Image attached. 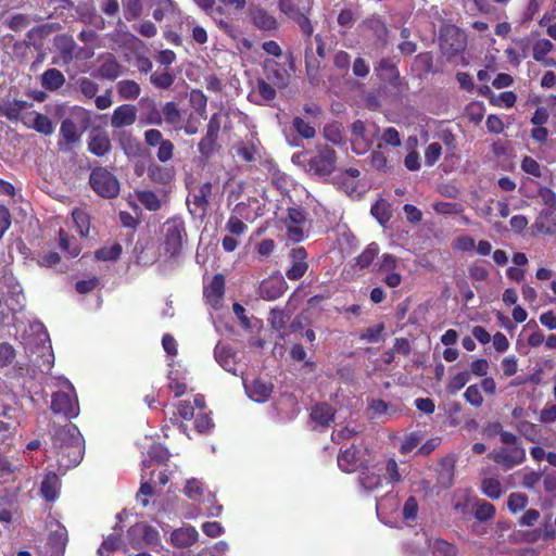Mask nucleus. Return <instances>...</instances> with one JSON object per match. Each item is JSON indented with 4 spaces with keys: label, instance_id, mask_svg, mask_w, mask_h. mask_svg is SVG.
Returning a JSON list of instances; mask_svg holds the SVG:
<instances>
[{
    "label": "nucleus",
    "instance_id": "nucleus-1",
    "mask_svg": "<svg viewBox=\"0 0 556 556\" xmlns=\"http://www.w3.org/2000/svg\"><path fill=\"white\" fill-rule=\"evenodd\" d=\"M52 450L60 468L76 467L83 460L85 452L84 439L79 429L73 424L54 427Z\"/></svg>",
    "mask_w": 556,
    "mask_h": 556
},
{
    "label": "nucleus",
    "instance_id": "nucleus-2",
    "mask_svg": "<svg viewBox=\"0 0 556 556\" xmlns=\"http://www.w3.org/2000/svg\"><path fill=\"white\" fill-rule=\"evenodd\" d=\"M498 435L500 441L508 446L493 450L489 453V458L500 465L504 470H509L523 464L526 460V450L519 438L509 431H501Z\"/></svg>",
    "mask_w": 556,
    "mask_h": 556
},
{
    "label": "nucleus",
    "instance_id": "nucleus-3",
    "mask_svg": "<svg viewBox=\"0 0 556 556\" xmlns=\"http://www.w3.org/2000/svg\"><path fill=\"white\" fill-rule=\"evenodd\" d=\"M162 247L169 258L179 256L187 241L186 223L180 216L169 217L161 228Z\"/></svg>",
    "mask_w": 556,
    "mask_h": 556
},
{
    "label": "nucleus",
    "instance_id": "nucleus-4",
    "mask_svg": "<svg viewBox=\"0 0 556 556\" xmlns=\"http://www.w3.org/2000/svg\"><path fill=\"white\" fill-rule=\"evenodd\" d=\"M89 186L97 195L103 199H114L121 191L117 177L103 166H96L91 169Z\"/></svg>",
    "mask_w": 556,
    "mask_h": 556
},
{
    "label": "nucleus",
    "instance_id": "nucleus-5",
    "mask_svg": "<svg viewBox=\"0 0 556 556\" xmlns=\"http://www.w3.org/2000/svg\"><path fill=\"white\" fill-rule=\"evenodd\" d=\"M439 47L441 52L451 61L462 54L467 47V36L456 25H444L439 34Z\"/></svg>",
    "mask_w": 556,
    "mask_h": 556
},
{
    "label": "nucleus",
    "instance_id": "nucleus-6",
    "mask_svg": "<svg viewBox=\"0 0 556 556\" xmlns=\"http://www.w3.org/2000/svg\"><path fill=\"white\" fill-rule=\"evenodd\" d=\"M51 410L55 415L64 416L66 419H73L79 415L78 397L72 383L67 382L66 391L52 393Z\"/></svg>",
    "mask_w": 556,
    "mask_h": 556
},
{
    "label": "nucleus",
    "instance_id": "nucleus-7",
    "mask_svg": "<svg viewBox=\"0 0 556 556\" xmlns=\"http://www.w3.org/2000/svg\"><path fill=\"white\" fill-rule=\"evenodd\" d=\"M336 163V150L329 146H324L307 162V170L317 176H328L334 170Z\"/></svg>",
    "mask_w": 556,
    "mask_h": 556
},
{
    "label": "nucleus",
    "instance_id": "nucleus-8",
    "mask_svg": "<svg viewBox=\"0 0 556 556\" xmlns=\"http://www.w3.org/2000/svg\"><path fill=\"white\" fill-rule=\"evenodd\" d=\"M291 266L286 270V277L289 280L296 281L301 279L308 269L307 252L303 247L294 248L289 254Z\"/></svg>",
    "mask_w": 556,
    "mask_h": 556
},
{
    "label": "nucleus",
    "instance_id": "nucleus-9",
    "mask_svg": "<svg viewBox=\"0 0 556 556\" xmlns=\"http://www.w3.org/2000/svg\"><path fill=\"white\" fill-rule=\"evenodd\" d=\"M212 190L213 185L210 181L203 182L198 188L197 192L192 195V200H187L190 214L195 215L197 213H200L201 216L206 214L210 206L208 198L212 194Z\"/></svg>",
    "mask_w": 556,
    "mask_h": 556
},
{
    "label": "nucleus",
    "instance_id": "nucleus-10",
    "mask_svg": "<svg viewBox=\"0 0 556 556\" xmlns=\"http://www.w3.org/2000/svg\"><path fill=\"white\" fill-rule=\"evenodd\" d=\"M249 16L253 26L260 30L275 31L278 29L276 17L261 5H252L249 9Z\"/></svg>",
    "mask_w": 556,
    "mask_h": 556
},
{
    "label": "nucleus",
    "instance_id": "nucleus-11",
    "mask_svg": "<svg viewBox=\"0 0 556 556\" xmlns=\"http://www.w3.org/2000/svg\"><path fill=\"white\" fill-rule=\"evenodd\" d=\"M194 2L206 15L216 22L219 29L224 33L230 34L233 30L232 25L222 18L226 11L223 5H216V0H194Z\"/></svg>",
    "mask_w": 556,
    "mask_h": 556
},
{
    "label": "nucleus",
    "instance_id": "nucleus-12",
    "mask_svg": "<svg viewBox=\"0 0 556 556\" xmlns=\"http://www.w3.org/2000/svg\"><path fill=\"white\" fill-rule=\"evenodd\" d=\"M264 70L267 79L277 88L283 89L289 85L290 74L280 63L274 60H265Z\"/></svg>",
    "mask_w": 556,
    "mask_h": 556
},
{
    "label": "nucleus",
    "instance_id": "nucleus-13",
    "mask_svg": "<svg viewBox=\"0 0 556 556\" xmlns=\"http://www.w3.org/2000/svg\"><path fill=\"white\" fill-rule=\"evenodd\" d=\"M363 465L361 451L355 445L340 451L338 466L344 472H354Z\"/></svg>",
    "mask_w": 556,
    "mask_h": 556
},
{
    "label": "nucleus",
    "instance_id": "nucleus-14",
    "mask_svg": "<svg viewBox=\"0 0 556 556\" xmlns=\"http://www.w3.org/2000/svg\"><path fill=\"white\" fill-rule=\"evenodd\" d=\"M225 294V277L222 274L213 276L211 282L204 288L206 302L214 308H217Z\"/></svg>",
    "mask_w": 556,
    "mask_h": 556
},
{
    "label": "nucleus",
    "instance_id": "nucleus-15",
    "mask_svg": "<svg viewBox=\"0 0 556 556\" xmlns=\"http://www.w3.org/2000/svg\"><path fill=\"white\" fill-rule=\"evenodd\" d=\"M137 119V110L132 104H122L115 108L111 116V126L113 128H123L131 126Z\"/></svg>",
    "mask_w": 556,
    "mask_h": 556
},
{
    "label": "nucleus",
    "instance_id": "nucleus-16",
    "mask_svg": "<svg viewBox=\"0 0 556 556\" xmlns=\"http://www.w3.org/2000/svg\"><path fill=\"white\" fill-rule=\"evenodd\" d=\"M287 289L288 285L282 277H270L262 282L260 292L262 298L274 301L283 295Z\"/></svg>",
    "mask_w": 556,
    "mask_h": 556
},
{
    "label": "nucleus",
    "instance_id": "nucleus-17",
    "mask_svg": "<svg viewBox=\"0 0 556 556\" xmlns=\"http://www.w3.org/2000/svg\"><path fill=\"white\" fill-rule=\"evenodd\" d=\"M112 149L111 139L105 131H91L88 138V150L93 155L101 157Z\"/></svg>",
    "mask_w": 556,
    "mask_h": 556
},
{
    "label": "nucleus",
    "instance_id": "nucleus-18",
    "mask_svg": "<svg viewBox=\"0 0 556 556\" xmlns=\"http://www.w3.org/2000/svg\"><path fill=\"white\" fill-rule=\"evenodd\" d=\"M245 390L250 399L257 403H265L271 395L273 384L261 379H254L250 384H245Z\"/></svg>",
    "mask_w": 556,
    "mask_h": 556
},
{
    "label": "nucleus",
    "instance_id": "nucleus-19",
    "mask_svg": "<svg viewBox=\"0 0 556 556\" xmlns=\"http://www.w3.org/2000/svg\"><path fill=\"white\" fill-rule=\"evenodd\" d=\"M199 538V533L192 526L182 527L172 532L170 541L174 546L184 548L193 545Z\"/></svg>",
    "mask_w": 556,
    "mask_h": 556
},
{
    "label": "nucleus",
    "instance_id": "nucleus-20",
    "mask_svg": "<svg viewBox=\"0 0 556 556\" xmlns=\"http://www.w3.org/2000/svg\"><path fill=\"white\" fill-rule=\"evenodd\" d=\"M31 104L25 100H11L3 99L0 102V116L7 117L10 121H17L21 113Z\"/></svg>",
    "mask_w": 556,
    "mask_h": 556
},
{
    "label": "nucleus",
    "instance_id": "nucleus-21",
    "mask_svg": "<svg viewBox=\"0 0 556 556\" xmlns=\"http://www.w3.org/2000/svg\"><path fill=\"white\" fill-rule=\"evenodd\" d=\"M148 177L157 185H168L175 177L173 166H165L152 163L147 168Z\"/></svg>",
    "mask_w": 556,
    "mask_h": 556
},
{
    "label": "nucleus",
    "instance_id": "nucleus-22",
    "mask_svg": "<svg viewBox=\"0 0 556 556\" xmlns=\"http://www.w3.org/2000/svg\"><path fill=\"white\" fill-rule=\"evenodd\" d=\"M247 208L245 204L238 203L226 223V230L233 236H241L248 230V226L241 220L242 212Z\"/></svg>",
    "mask_w": 556,
    "mask_h": 556
},
{
    "label": "nucleus",
    "instance_id": "nucleus-23",
    "mask_svg": "<svg viewBox=\"0 0 556 556\" xmlns=\"http://www.w3.org/2000/svg\"><path fill=\"white\" fill-rule=\"evenodd\" d=\"M40 84L48 91H56L65 84V76L58 68H48L41 74Z\"/></svg>",
    "mask_w": 556,
    "mask_h": 556
},
{
    "label": "nucleus",
    "instance_id": "nucleus-24",
    "mask_svg": "<svg viewBox=\"0 0 556 556\" xmlns=\"http://www.w3.org/2000/svg\"><path fill=\"white\" fill-rule=\"evenodd\" d=\"M123 66L113 54H108L98 67V76L103 79L114 80L122 74Z\"/></svg>",
    "mask_w": 556,
    "mask_h": 556
},
{
    "label": "nucleus",
    "instance_id": "nucleus-25",
    "mask_svg": "<svg viewBox=\"0 0 556 556\" xmlns=\"http://www.w3.org/2000/svg\"><path fill=\"white\" fill-rule=\"evenodd\" d=\"M214 354L216 361L225 370L236 374V354L229 345L217 344Z\"/></svg>",
    "mask_w": 556,
    "mask_h": 556
},
{
    "label": "nucleus",
    "instance_id": "nucleus-26",
    "mask_svg": "<svg viewBox=\"0 0 556 556\" xmlns=\"http://www.w3.org/2000/svg\"><path fill=\"white\" fill-rule=\"evenodd\" d=\"M141 103L144 108L141 114L142 123L147 125L161 126L163 123L162 111L159 110L157 104L152 99H142Z\"/></svg>",
    "mask_w": 556,
    "mask_h": 556
},
{
    "label": "nucleus",
    "instance_id": "nucleus-27",
    "mask_svg": "<svg viewBox=\"0 0 556 556\" xmlns=\"http://www.w3.org/2000/svg\"><path fill=\"white\" fill-rule=\"evenodd\" d=\"M218 136L212 132H205V136L198 143V151L204 161H208L216 152L220 150Z\"/></svg>",
    "mask_w": 556,
    "mask_h": 556
},
{
    "label": "nucleus",
    "instance_id": "nucleus-28",
    "mask_svg": "<svg viewBox=\"0 0 556 556\" xmlns=\"http://www.w3.org/2000/svg\"><path fill=\"white\" fill-rule=\"evenodd\" d=\"M61 482L56 473L49 472L43 478L40 485V493L47 502H53L59 495Z\"/></svg>",
    "mask_w": 556,
    "mask_h": 556
},
{
    "label": "nucleus",
    "instance_id": "nucleus-29",
    "mask_svg": "<svg viewBox=\"0 0 556 556\" xmlns=\"http://www.w3.org/2000/svg\"><path fill=\"white\" fill-rule=\"evenodd\" d=\"M311 418L321 427H328L334 419V409L328 403L316 404L311 412Z\"/></svg>",
    "mask_w": 556,
    "mask_h": 556
},
{
    "label": "nucleus",
    "instance_id": "nucleus-30",
    "mask_svg": "<svg viewBox=\"0 0 556 556\" xmlns=\"http://www.w3.org/2000/svg\"><path fill=\"white\" fill-rule=\"evenodd\" d=\"M128 533L130 535L140 534L149 545H157L160 542L159 531L150 525L137 523L129 529Z\"/></svg>",
    "mask_w": 556,
    "mask_h": 556
},
{
    "label": "nucleus",
    "instance_id": "nucleus-31",
    "mask_svg": "<svg viewBox=\"0 0 556 556\" xmlns=\"http://www.w3.org/2000/svg\"><path fill=\"white\" fill-rule=\"evenodd\" d=\"M370 213L380 225L386 226L392 217L391 204L384 199H379L371 205Z\"/></svg>",
    "mask_w": 556,
    "mask_h": 556
},
{
    "label": "nucleus",
    "instance_id": "nucleus-32",
    "mask_svg": "<svg viewBox=\"0 0 556 556\" xmlns=\"http://www.w3.org/2000/svg\"><path fill=\"white\" fill-rule=\"evenodd\" d=\"M364 25L379 41H387L389 30L381 16L372 15L364 21Z\"/></svg>",
    "mask_w": 556,
    "mask_h": 556
},
{
    "label": "nucleus",
    "instance_id": "nucleus-33",
    "mask_svg": "<svg viewBox=\"0 0 556 556\" xmlns=\"http://www.w3.org/2000/svg\"><path fill=\"white\" fill-rule=\"evenodd\" d=\"M358 482L365 491L369 492L381 486L382 480L378 472L366 467L359 472Z\"/></svg>",
    "mask_w": 556,
    "mask_h": 556
},
{
    "label": "nucleus",
    "instance_id": "nucleus-34",
    "mask_svg": "<svg viewBox=\"0 0 556 556\" xmlns=\"http://www.w3.org/2000/svg\"><path fill=\"white\" fill-rule=\"evenodd\" d=\"M481 492L486 497L495 501L502 497L504 489L497 478L489 477L481 480Z\"/></svg>",
    "mask_w": 556,
    "mask_h": 556
},
{
    "label": "nucleus",
    "instance_id": "nucleus-35",
    "mask_svg": "<svg viewBox=\"0 0 556 556\" xmlns=\"http://www.w3.org/2000/svg\"><path fill=\"white\" fill-rule=\"evenodd\" d=\"M59 247L62 251L66 252L71 257H76L80 252V247L77 239L70 236L64 229L59 230Z\"/></svg>",
    "mask_w": 556,
    "mask_h": 556
},
{
    "label": "nucleus",
    "instance_id": "nucleus-36",
    "mask_svg": "<svg viewBox=\"0 0 556 556\" xmlns=\"http://www.w3.org/2000/svg\"><path fill=\"white\" fill-rule=\"evenodd\" d=\"M116 88L119 97L125 100H136L141 91L139 84L130 79L118 81Z\"/></svg>",
    "mask_w": 556,
    "mask_h": 556
},
{
    "label": "nucleus",
    "instance_id": "nucleus-37",
    "mask_svg": "<svg viewBox=\"0 0 556 556\" xmlns=\"http://www.w3.org/2000/svg\"><path fill=\"white\" fill-rule=\"evenodd\" d=\"M122 542V534L119 532L111 533L103 540L102 544L98 548V555L110 556L113 552L121 547Z\"/></svg>",
    "mask_w": 556,
    "mask_h": 556
},
{
    "label": "nucleus",
    "instance_id": "nucleus-38",
    "mask_svg": "<svg viewBox=\"0 0 556 556\" xmlns=\"http://www.w3.org/2000/svg\"><path fill=\"white\" fill-rule=\"evenodd\" d=\"M73 222L81 237H88L90 231V216L83 208H74L72 212Z\"/></svg>",
    "mask_w": 556,
    "mask_h": 556
},
{
    "label": "nucleus",
    "instance_id": "nucleus-39",
    "mask_svg": "<svg viewBox=\"0 0 556 556\" xmlns=\"http://www.w3.org/2000/svg\"><path fill=\"white\" fill-rule=\"evenodd\" d=\"M138 201L151 212H156L161 208V200L155 192L151 190H142L136 192Z\"/></svg>",
    "mask_w": 556,
    "mask_h": 556
},
{
    "label": "nucleus",
    "instance_id": "nucleus-40",
    "mask_svg": "<svg viewBox=\"0 0 556 556\" xmlns=\"http://www.w3.org/2000/svg\"><path fill=\"white\" fill-rule=\"evenodd\" d=\"M60 135L66 144H73L79 140L77 126L71 118H65L62 121Z\"/></svg>",
    "mask_w": 556,
    "mask_h": 556
},
{
    "label": "nucleus",
    "instance_id": "nucleus-41",
    "mask_svg": "<svg viewBox=\"0 0 556 556\" xmlns=\"http://www.w3.org/2000/svg\"><path fill=\"white\" fill-rule=\"evenodd\" d=\"M151 84L159 89H169L174 81L175 75L172 74L168 70H164L162 72H154L150 76Z\"/></svg>",
    "mask_w": 556,
    "mask_h": 556
},
{
    "label": "nucleus",
    "instance_id": "nucleus-42",
    "mask_svg": "<svg viewBox=\"0 0 556 556\" xmlns=\"http://www.w3.org/2000/svg\"><path fill=\"white\" fill-rule=\"evenodd\" d=\"M121 146L128 157H139L146 154L142 144L131 136L121 139Z\"/></svg>",
    "mask_w": 556,
    "mask_h": 556
},
{
    "label": "nucleus",
    "instance_id": "nucleus-43",
    "mask_svg": "<svg viewBox=\"0 0 556 556\" xmlns=\"http://www.w3.org/2000/svg\"><path fill=\"white\" fill-rule=\"evenodd\" d=\"M31 127L36 131H38L45 136H50L54 131V126H53L51 119L47 115L37 113V112H34V119H33Z\"/></svg>",
    "mask_w": 556,
    "mask_h": 556
},
{
    "label": "nucleus",
    "instance_id": "nucleus-44",
    "mask_svg": "<svg viewBox=\"0 0 556 556\" xmlns=\"http://www.w3.org/2000/svg\"><path fill=\"white\" fill-rule=\"evenodd\" d=\"M379 253V247L376 242H372L366 247V249L357 256L356 264L361 268L369 267Z\"/></svg>",
    "mask_w": 556,
    "mask_h": 556
},
{
    "label": "nucleus",
    "instance_id": "nucleus-45",
    "mask_svg": "<svg viewBox=\"0 0 556 556\" xmlns=\"http://www.w3.org/2000/svg\"><path fill=\"white\" fill-rule=\"evenodd\" d=\"M162 116H164V121L172 126L177 125L181 121L180 110L174 101H169L164 104L162 108Z\"/></svg>",
    "mask_w": 556,
    "mask_h": 556
},
{
    "label": "nucleus",
    "instance_id": "nucleus-46",
    "mask_svg": "<svg viewBox=\"0 0 556 556\" xmlns=\"http://www.w3.org/2000/svg\"><path fill=\"white\" fill-rule=\"evenodd\" d=\"M496 509L494 505L486 501H479L476 503L473 516L479 521H488L495 516Z\"/></svg>",
    "mask_w": 556,
    "mask_h": 556
},
{
    "label": "nucleus",
    "instance_id": "nucleus-47",
    "mask_svg": "<svg viewBox=\"0 0 556 556\" xmlns=\"http://www.w3.org/2000/svg\"><path fill=\"white\" fill-rule=\"evenodd\" d=\"M377 273L379 275H383L387 276L389 275L390 273H395L397 271V266H399V261L397 258L392 255V254H389V253H384L382 256H381V260L380 262L378 263L377 265Z\"/></svg>",
    "mask_w": 556,
    "mask_h": 556
},
{
    "label": "nucleus",
    "instance_id": "nucleus-48",
    "mask_svg": "<svg viewBox=\"0 0 556 556\" xmlns=\"http://www.w3.org/2000/svg\"><path fill=\"white\" fill-rule=\"evenodd\" d=\"M123 252V247L119 243H114L110 247H103L96 251V257L101 261H117Z\"/></svg>",
    "mask_w": 556,
    "mask_h": 556
},
{
    "label": "nucleus",
    "instance_id": "nucleus-49",
    "mask_svg": "<svg viewBox=\"0 0 556 556\" xmlns=\"http://www.w3.org/2000/svg\"><path fill=\"white\" fill-rule=\"evenodd\" d=\"M431 548L434 556L457 555V547L443 539H435L433 544L431 545Z\"/></svg>",
    "mask_w": 556,
    "mask_h": 556
},
{
    "label": "nucleus",
    "instance_id": "nucleus-50",
    "mask_svg": "<svg viewBox=\"0 0 556 556\" xmlns=\"http://www.w3.org/2000/svg\"><path fill=\"white\" fill-rule=\"evenodd\" d=\"M556 208L547 207L546 210H542L539 214V217L535 220V227L536 229L544 233V235H553L554 228L551 226L545 225L544 220H549L552 217H554Z\"/></svg>",
    "mask_w": 556,
    "mask_h": 556
},
{
    "label": "nucleus",
    "instance_id": "nucleus-51",
    "mask_svg": "<svg viewBox=\"0 0 556 556\" xmlns=\"http://www.w3.org/2000/svg\"><path fill=\"white\" fill-rule=\"evenodd\" d=\"M77 88L86 99L96 97L99 86L96 81L88 77H81L77 80Z\"/></svg>",
    "mask_w": 556,
    "mask_h": 556
},
{
    "label": "nucleus",
    "instance_id": "nucleus-52",
    "mask_svg": "<svg viewBox=\"0 0 556 556\" xmlns=\"http://www.w3.org/2000/svg\"><path fill=\"white\" fill-rule=\"evenodd\" d=\"M469 379H470V375L466 370L456 374L455 376H453L450 379V381L446 386L447 392L451 394H455L456 392H458L466 386V383L469 381Z\"/></svg>",
    "mask_w": 556,
    "mask_h": 556
},
{
    "label": "nucleus",
    "instance_id": "nucleus-53",
    "mask_svg": "<svg viewBox=\"0 0 556 556\" xmlns=\"http://www.w3.org/2000/svg\"><path fill=\"white\" fill-rule=\"evenodd\" d=\"M292 125L294 130L304 139H312L316 135L315 128L302 117H294Z\"/></svg>",
    "mask_w": 556,
    "mask_h": 556
},
{
    "label": "nucleus",
    "instance_id": "nucleus-54",
    "mask_svg": "<svg viewBox=\"0 0 556 556\" xmlns=\"http://www.w3.org/2000/svg\"><path fill=\"white\" fill-rule=\"evenodd\" d=\"M156 147V157L161 163L165 164L174 157L175 146L169 139H164Z\"/></svg>",
    "mask_w": 556,
    "mask_h": 556
},
{
    "label": "nucleus",
    "instance_id": "nucleus-55",
    "mask_svg": "<svg viewBox=\"0 0 556 556\" xmlns=\"http://www.w3.org/2000/svg\"><path fill=\"white\" fill-rule=\"evenodd\" d=\"M143 10L141 0H128L124 4V16L126 21L131 22L137 20Z\"/></svg>",
    "mask_w": 556,
    "mask_h": 556
},
{
    "label": "nucleus",
    "instance_id": "nucleus-56",
    "mask_svg": "<svg viewBox=\"0 0 556 556\" xmlns=\"http://www.w3.org/2000/svg\"><path fill=\"white\" fill-rule=\"evenodd\" d=\"M554 48V45L548 39H540L533 45L532 56L535 61H543Z\"/></svg>",
    "mask_w": 556,
    "mask_h": 556
},
{
    "label": "nucleus",
    "instance_id": "nucleus-57",
    "mask_svg": "<svg viewBox=\"0 0 556 556\" xmlns=\"http://www.w3.org/2000/svg\"><path fill=\"white\" fill-rule=\"evenodd\" d=\"M384 329L386 327L382 323L372 327H368L361 332L359 339L370 343L378 342L380 341L381 334L384 331Z\"/></svg>",
    "mask_w": 556,
    "mask_h": 556
},
{
    "label": "nucleus",
    "instance_id": "nucleus-58",
    "mask_svg": "<svg viewBox=\"0 0 556 556\" xmlns=\"http://www.w3.org/2000/svg\"><path fill=\"white\" fill-rule=\"evenodd\" d=\"M435 213L441 215H457L463 211V205L456 202H437L433 204Z\"/></svg>",
    "mask_w": 556,
    "mask_h": 556
},
{
    "label": "nucleus",
    "instance_id": "nucleus-59",
    "mask_svg": "<svg viewBox=\"0 0 556 556\" xmlns=\"http://www.w3.org/2000/svg\"><path fill=\"white\" fill-rule=\"evenodd\" d=\"M527 504L528 496L522 493H511L507 500V507L513 514L525 509Z\"/></svg>",
    "mask_w": 556,
    "mask_h": 556
},
{
    "label": "nucleus",
    "instance_id": "nucleus-60",
    "mask_svg": "<svg viewBox=\"0 0 556 556\" xmlns=\"http://www.w3.org/2000/svg\"><path fill=\"white\" fill-rule=\"evenodd\" d=\"M190 103L200 115H203L207 105V98L200 89H193L190 92Z\"/></svg>",
    "mask_w": 556,
    "mask_h": 556
},
{
    "label": "nucleus",
    "instance_id": "nucleus-61",
    "mask_svg": "<svg viewBox=\"0 0 556 556\" xmlns=\"http://www.w3.org/2000/svg\"><path fill=\"white\" fill-rule=\"evenodd\" d=\"M29 24V17L22 13L12 15L7 22V26L13 31H21L25 29Z\"/></svg>",
    "mask_w": 556,
    "mask_h": 556
},
{
    "label": "nucleus",
    "instance_id": "nucleus-62",
    "mask_svg": "<svg viewBox=\"0 0 556 556\" xmlns=\"http://www.w3.org/2000/svg\"><path fill=\"white\" fill-rule=\"evenodd\" d=\"M442 147L439 142L430 143L425 151V163L428 166H433L440 159Z\"/></svg>",
    "mask_w": 556,
    "mask_h": 556
},
{
    "label": "nucleus",
    "instance_id": "nucleus-63",
    "mask_svg": "<svg viewBox=\"0 0 556 556\" xmlns=\"http://www.w3.org/2000/svg\"><path fill=\"white\" fill-rule=\"evenodd\" d=\"M518 431L530 442H536L539 437V429L536 425L530 421H521L518 425Z\"/></svg>",
    "mask_w": 556,
    "mask_h": 556
},
{
    "label": "nucleus",
    "instance_id": "nucleus-64",
    "mask_svg": "<svg viewBox=\"0 0 556 556\" xmlns=\"http://www.w3.org/2000/svg\"><path fill=\"white\" fill-rule=\"evenodd\" d=\"M275 87L276 86L267 83L263 78L257 79V92L265 101H273L276 98L277 92Z\"/></svg>",
    "mask_w": 556,
    "mask_h": 556
}]
</instances>
